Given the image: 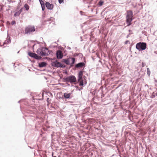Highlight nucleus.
I'll return each instance as SVG.
<instances>
[{
    "instance_id": "39",
    "label": "nucleus",
    "mask_w": 157,
    "mask_h": 157,
    "mask_svg": "<svg viewBox=\"0 0 157 157\" xmlns=\"http://www.w3.org/2000/svg\"><path fill=\"white\" fill-rule=\"evenodd\" d=\"M52 59V60H54L55 59L54 58V59Z\"/></svg>"
},
{
    "instance_id": "40",
    "label": "nucleus",
    "mask_w": 157,
    "mask_h": 157,
    "mask_svg": "<svg viewBox=\"0 0 157 157\" xmlns=\"http://www.w3.org/2000/svg\"><path fill=\"white\" fill-rule=\"evenodd\" d=\"M53 157H57L56 156H53Z\"/></svg>"
},
{
    "instance_id": "26",
    "label": "nucleus",
    "mask_w": 157,
    "mask_h": 157,
    "mask_svg": "<svg viewBox=\"0 0 157 157\" xmlns=\"http://www.w3.org/2000/svg\"><path fill=\"white\" fill-rule=\"evenodd\" d=\"M103 3L104 2L103 1H100L99 2V4L100 6H101L102 5Z\"/></svg>"
},
{
    "instance_id": "18",
    "label": "nucleus",
    "mask_w": 157,
    "mask_h": 157,
    "mask_svg": "<svg viewBox=\"0 0 157 157\" xmlns=\"http://www.w3.org/2000/svg\"><path fill=\"white\" fill-rule=\"evenodd\" d=\"M72 59V63L70 64L71 66V67L73 66V64L75 63V59L74 58H71Z\"/></svg>"
},
{
    "instance_id": "15",
    "label": "nucleus",
    "mask_w": 157,
    "mask_h": 157,
    "mask_svg": "<svg viewBox=\"0 0 157 157\" xmlns=\"http://www.w3.org/2000/svg\"><path fill=\"white\" fill-rule=\"evenodd\" d=\"M11 42V40H10V37L9 36L7 37L6 40L5 41L4 44H9Z\"/></svg>"
},
{
    "instance_id": "32",
    "label": "nucleus",
    "mask_w": 157,
    "mask_h": 157,
    "mask_svg": "<svg viewBox=\"0 0 157 157\" xmlns=\"http://www.w3.org/2000/svg\"><path fill=\"white\" fill-rule=\"evenodd\" d=\"M80 14L81 15H83V12L82 11H80Z\"/></svg>"
},
{
    "instance_id": "30",
    "label": "nucleus",
    "mask_w": 157,
    "mask_h": 157,
    "mask_svg": "<svg viewBox=\"0 0 157 157\" xmlns=\"http://www.w3.org/2000/svg\"><path fill=\"white\" fill-rule=\"evenodd\" d=\"M51 100V99H50L49 98H48L47 99V101L48 103H49Z\"/></svg>"
},
{
    "instance_id": "2",
    "label": "nucleus",
    "mask_w": 157,
    "mask_h": 157,
    "mask_svg": "<svg viewBox=\"0 0 157 157\" xmlns=\"http://www.w3.org/2000/svg\"><path fill=\"white\" fill-rule=\"evenodd\" d=\"M136 48L139 51L145 50L147 48V44L145 42H140L136 44Z\"/></svg>"
},
{
    "instance_id": "13",
    "label": "nucleus",
    "mask_w": 157,
    "mask_h": 157,
    "mask_svg": "<svg viewBox=\"0 0 157 157\" xmlns=\"http://www.w3.org/2000/svg\"><path fill=\"white\" fill-rule=\"evenodd\" d=\"M47 63L45 62H42L39 63L38 66L40 67H45L46 66Z\"/></svg>"
},
{
    "instance_id": "22",
    "label": "nucleus",
    "mask_w": 157,
    "mask_h": 157,
    "mask_svg": "<svg viewBox=\"0 0 157 157\" xmlns=\"http://www.w3.org/2000/svg\"><path fill=\"white\" fill-rule=\"evenodd\" d=\"M147 74L149 76L150 75L151 72L149 68H147Z\"/></svg>"
},
{
    "instance_id": "41",
    "label": "nucleus",
    "mask_w": 157,
    "mask_h": 157,
    "mask_svg": "<svg viewBox=\"0 0 157 157\" xmlns=\"http://www.w3.org/2000/svg\"><path fill=\"white\" fill-rule=\"evenodd\" d=\"M19 51H18V52H17V53H19Z\"/></svg>"
},
{
    "instance_id": "25",
    "label": "nucleus",
    "mask_w": 157,
    "mask_h": 157,
    "mask_svg": "<svg viewBox=\"0 0 157 157\" xmlns=\"http://www.w3.org/2000/svg\"><path fill=\"white\" fill-rule=\"evenodd\" d=\"M42 9L43 11H44L45 9V6L44 4V5H41Z\"/></svg>"
},
{
    "instance_id": "33",
    "label": "nucleus",
    "mask_w": 157,
    "mask_h": 157,
    "mask_svg": "<svg viewBox=\"0 0 157 157\" xmlns=\"http://www.w3.org/2000/svg\"><path fill=\"white\" fill-rule=\"evenodd\" d=\"M16 22L15 21H13L12 22V24L13 25L14 24H15Z\"/></svg>"
},
{
    "instance_id": "9",
    "label": "nucleus",
    "mask_w": 157,
    "mask_h": 157,
    "mask_svg": "<svg viewBox=\"0 0 157 157\" xmlns=\"http://www.w3.org/2000/svg\"><path fill=\"white\" fill-rule=\"evenodd\" d=\"M71 94H72L71 93H64V94L63 96L65 99H70L72 97Z\"/></svg>"
},
{
    "instance_id": "1",
    "label": "nucleus",
    "mask_w": 157,
    "mask_h": 157,
    "mask_svg": "<svg viewBox=\"0 0 157 157\" xmlns=\"http://www.w3.org/2000/svg\"><path fill=\"white\" fill-rule=\"evenodd\" d=\"M49 52L47 48L42 47L37 49L36 53L42 56H45L48 55V52Z\"/></svg>"
},
{
    "instance_id": "27",
    "label": "nucleus",
    "mask_w": 157,
    "mask_h": 157,
    "mask_svg": "<svg viewBox=\"0 0 157 157\" xmlns=\"http://www.w3.org/2000/svg\"><path fill=\"white\" fill-rule=\"evenodd\" d=\"M58 1L59 3L61 4L63 2V0H59Z\"/></svg>"
},
{
    "instance_id": "16",
    "label": "nucleus",
    "mask_w": 157,
    "mask_h": 157,
    "mask_svg": "<svg viewBox=\"0 0 157 157\" xmlns=\"http://www.w3.org/2000/svg\"><path fill=\"white\" fill-rule=\"evenodd\" d=\"M62 60L66 64H67V65L70 64V63L68 59H62Z\"/></svg>"
},
{
    "instance_id": "7",
    "label": "nucleus",
    "mask_w": 157,
    "mask_h": 157,
    "mask_svg": "<svg viewBox=\"0 0 157 157\" xmlns=\"http://www.w3.org/2000/svg\"><path fill=\"white\" fill-rule=\"evenodd\" d=\"M60 63H61L58 62L57 60H56L55 61L52 62L51 64L52 66L58 68L59 67Z\"/></svg>"
},
{
    "instance_id": "3",
    "label": "nucleus",
    "mask_w": 157,
    "mask_h": 157,
    "mask_svg": "<svg viewBox=\"0 0 157 157\" xmlns=\"http://www.w3.org/2000/svg\"><path fill=\"white\" fill-rule=\"evenodd\" d=\"M133 17V13L131 10H127V11L126 22L128 24L127 26H130L132 21Z\"/></svg>"
},
{
    "instance_id": "24",
    "label": "nucleus",
    "mask_w": 157,
    "mask_h": 157,
    "mask_svg": "<svg viewBox=\"0 0 157 157\" xmlns=\"http://www.w3.org/2000/svg\"><path fill=\"white\" fill-rule=\"evenodd\" d=\"M66 67V66L64 65H62L61 63L59 65V67L61 68H64Z\"/></svg>"
},
{
    "instance_id": "11",
    "label": "nucleus",
    "mask_w": 157,
    "mask_h": 157,
    "mask_svg": "<svg viewBox=\"0 0 157 157\" xmlns=\"http://www.w3.org/2000/svg\"><path fill=\"white\" fill-rule=\"evenodd\" d=\"M85 66V64L83 62H80L76 64L75 65V67L76 68L82 67Z\"/></svg>"
},
{
    "instance_id": "34",
    "label": "nucleus",
    "mask_w": 157,
    "mask_h": 157,
    "mask_svg": "<svg viewBox=\"0 0 157 157\" xmlns=\"http://www.w3.org/2000/svg\"><path fill=\"white\" fill-rule=\"evenodd\" d=\"M67 48H68L67 49H69L70 50L71 49V48L70 47H68Z\"/></svg>"
},
{
    "instance_id": "14",
    "label": "nucleus",
    "mask_w": 157,
    "mask_h": 157,
    "mask_svg": "<svg viewBox=\"0 0 157 157\" xmlns=\"http://www.w3.org/2000/svg\"><path fill=\"white\" fill-rule=\"evenodd\" d=\"M33 58L37 60H40L42 58L41 56H38L37 54L35 53V54Z\"/></svg>"
},
{
    "instance_id": "29",
    "label": "nucleus",
    "mask_w": 157,
    "mask_h": 157,
    "mask_svg": "<svg viewBox=\"0 0 157 157\" xmlns=\"http://www.w3.org/2000/svg\"><path fill=\"white\" fill-rule=\"evenodd\" d=\"M145 65H146V64L142 62V66L143 67H144L145 66Z\"/></svg>"
},
{
    "instance_id": "35",
    "label": "nucleus",
    "mask_w": 157,
    "mask_h": 157,
    "mask_svg": "<svg viewBox=\"0 0 157 157\" xmlns=\"http://www.w3.org/2000/svg\"><path fill=\"white\" fill-rule=\"evenodd\" d=\"M130 34V33H129V34H128V35H127V38H128V37L129 36V35Z\"/></svg>"
},
{
    "instance_id": "28",
    "label": "nucleus",
    "mask_w": 157,
    "mask_h": 157,
    "mask_svg": "<svg viewBox=\"0 0 157 157\" xmlns=\"http://www.w3.org/2000/svg\"><path fill=\"white\" fill-rule=\"evenodd\" d=\"M151 96V98H154L155 97V95H154V93H152Z\"/></svg>"
},
{
    "instance_id": "38",
    "label": "nucleus",
    "mask_w": 157,
    "mask_h": 157,
    "mask_svg": "<svg viewBox=\"0 0 157 157\" xmlns=\"http://www.w3.org/2000/svg\"><path fill=\"white\" fill-rule=\"evenodd\" d=\"M20 101H18V103H20Z\"/></svg>"
},
{
    "instance_id": "4",
    "label": "nucleus",
    "mask_w": 157,
    "mask_h": 157,
    "mask_svg": "<svg viewBox=\"0 0 157 157\" xmlns=\"http://www.w3.org/2000/svg\"><path fill=\"white\" fill-rule=\"evenodd\" d=\"M64 82H70L73 83L77 81L76 78L74 75H70L63 78Z\"/></svg>"
},
{
    "instance_id": "19",
    "label": "nucleus",
    "mask_w": 157,
    "mask_h": 157,
    "mask_svg": "<svg viewBox=\"0 0 157 157\" xmlns=\"http://www.w3.org/2000/svg\"><path fill=\"white\" fill-rule=\"evenodd\" d=\"M79 82V85L80 86H83L84 85L83 79H82L79 81H78Z\"/></svg>"
},
{
    "instance_id": "17",
    "label": "nucleus",
    "mask_w": 157,
    "mask_h": 157,
    "mask_svg": "<svg viewBox=\"0 0 157 157\" xmlns=\"http://www.w3.org/2000/svg\"><path fill=\"white\" fill-rule=\"evenodd\" d=\"M54 19V18L53 17H51L49 19H48L47 20H45L44 22H48L49 23H50Z\"/></svg>"
},
{
    "instance_id": "31",
    "label": "nucleus",
    "mask_w": 157,
    "mask_h": 157,
    "mask_svg": "<svg viewBox=\"0 0 157 157\" xmlns=\"http://www.w3.org/2000/svg\"><path fill=\"white\" fill-rule=\"evenodd\" d=\"M129 43V40H126L125 42V44H127L128 43Z\"/></svg>"
},
{
    "instance_id": "8",
    "label": "nucleus",
    "mask_w": 157,
    "mask_h": 157,
    "mask_svg": "<svg viewBox=\"0 0 157 157\" xmlns=\"http://www.w3.org/2000/svg\"><path fill=\"white\" fill-rule=\"evenodd\" d=\"M45 6L47 9L48 10H52L53 8V5L52 4H50L48 2H46L45 3Z\"/></svg>"
},
{
    "instance_id": "12",
    "label": "nucleus",
    "mask_w": 157,
    "mask_h": 157,
    "mask_svg": "<svg viewBox=\"0 0 157 157\" xmlns=\"http://www.w3.org/2000/svg\"><path fill=\"white\" fill-rule=\"evenodd\" d=\"M22 11V9L21 8L19 10L16 11L15 12L14 16L15 17L19 16Z\"/></svg>"
},
{
    "instance_id": "37",
    "label": "nucleus",
    "mask_w": 157,
    "mask_h": 157,
    "mask_svg": "<svg viewBox=\"0 0 157 157\" xmlns=\"http://www.w3.org/2000/svg\"><path fill=\"white\" fill-rule=\"evenodd\" d=\"M75 87H76V88H77L78 87V86H75Z\"/></svg>"
},
{
    "instance_id": "6",
    "label": "nucleus",
    "mask_w": 157,
    "mask_h": 157,
    "mask_svg": "<svg viewBox=\"0 0 157 157\" xmlns=\"http://www.w3.org/2000/svg\"><path fill=\"white\" fill-rule=\"evenodd\" d=\"M56 55L57 59H61L63 57V54L62 52L60 50H58L56 51Z\"/></svg>"
},
{
    "instance_id": "20",
    "label": "nucleus",
    "mask_w": 157,
    "mask_h": 157,
    "mask_svg": "<svg viewBox=\"0 0 157 157\" xmlns=\"http://www.w3.org/2000/svg\"><path fill=\"white\" fill-rule=\"evenodd\" d=\"M35 53H33L31 52H29L28 53V55L30 57L33 58L35 54Z\"/></svg>"
},
{
    "instance_id": "21",
    "label": "nucleus",
    "mask_w": 157,
    "mask_h": 157,
    "mask_svg": "<svg viewBox=\"0 0 157 157\" xmlns=\"http://www.w3.org/2000/svg\"><path fill=\"white\" fill-rule=\"evenodd\" d=\"M24 7L26 10H28L29 9V7L27 4H25L24 5Z\"/></svg>"
},
{
    "instance_id": "36",
    "label": "nucleus",
    "mask_w": 157,
    "mask_h": 157,
    "mask_svg": "<svg viewBox=\"0 0 157 157\" xmlns=\"http://www.w3.org/2000/svg\"><path fill=\"white\" fill-rule=\"evenodd\" d=\"M128 31H129V32H131L132 31H131V30H128Z\"/></svg>"
},
{
    "instance_id": "5",
    "label": "nucleus",
    "mask_w": 157,
    "mask_h": 157,
    "mask_svg": "<svg viewBox=\"0 0 157 157\" xmlns=\"http://www.w3.org/2000/svg\"><path fill=\"white\" fill-rule=\"evenodd\" d=\"M35 31V28L34 26H29L25 29V33L26 34H30L32 32H34Z\"/></svg>"
},
{
    "instance_id": "23",
    "label": "nucleus",
    "mask_w": 157,
    "mask_h": 157,
    "mask_svg": "<svg viewBox=\"0 0 157 157\" xmlns=\"http://www.w3.org/2000/svg\"><path fill=\"white\" fill-rule=\"evenodd\" d=\"M39 1L40 2V4L41 5H44V1H42V0H39Z\"/></svg>"
},
{
    "instance_id": "10",
    "label": "nucleus",
    "mask_w": 157,
    "mask_h": 157,
    "mask_svg": "<svg viewBox=\"0 0 157 157\" xmlns=\"http://www.w3.org/2000/svg\"><path fill=\"white\" fill-rule=\"evenodd\" d=\"M83 71H79L78 74V81H79L82 79Z\"/></svg>"
}]
</instances>
